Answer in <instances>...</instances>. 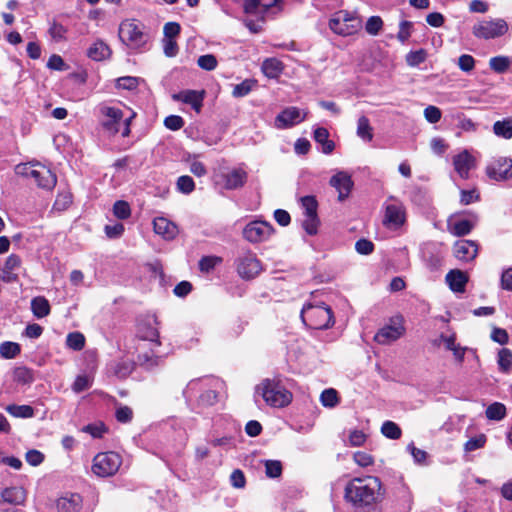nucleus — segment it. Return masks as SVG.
Wrapping results in <instances>:
<instances>
[{
    "label": "nucleus",
    "mask_w": 512,
    "mask_h": 512,
    "mask_svg": "<svg viewBox=\"0 0 512 512\" xmlns=\"http://www.w3.org/2000/svg\"><path fill=\"white\" fill-rule=\"evenodd\" d=\"M385 495L381 480L372 475L355 477L345 486L344 498L355 509L374 510Z\"/></svg>",
    "instance_id": "f257e3e1"
},
{
    "label": "nucleus",
    "mask_w": 512,
    "mask_h": 512,
    "mask_svg": "<svg viewBox=\"0 0 512 512\" xmlns=\"http://www.w3.org/2000/svg\"><path fill=\"white\" fill-rule=\"evenodd\" d=\"M136 337L135 353H137L138 363L146 368L157 366L160 358L157 356L155 349L161 346V342L159 322L155 315L148 314L139 319Z\"/></svg>",
    "instance_id": "f03ea898"
},
{
    "label": "nucleus",
    "mask_w": 512,
    "mask_h": 512,
    "mask_svg": "<svg viewBox=\"0 0 512 512\" xmlns=\"http://www.w3.org/2000/svg\"><path fill=\"white\" fill-rule=\"evenodd\" d=\"M255 397H261L264 402L273 408H283L292 401V393L278 379H263L256 385Z\"/></svg>",
    "instance_id": "7ed1b4c3"
},
{
    "label": "nucleus",
    "mask_w": 512,
    "mask_h": 512,
    "mask_svg": "<svg viewBox=\"0 0 512 512\" xmlns=\"http://www.w3.org/2000/svg\"><path fill=\"white\" fill-rule=\"evenodd\" d=\"M17 175L32 178L38 187L51 190L55 187L57 179L55 174L45 165L35 163H22L15 167Z\"/></svg>",
    "instance_id": "20e7f679"
},
{
    "label": "nucleus",
    "mask_w": 512,
    "mask_h": 512,
    "mask_svg": "<svg viewBox=\"0 0 512 512\" xmlns=\"http://www.w3.org/2000/svg\"><path fill=\"white\" fill-rule=\"evenodd\" d=\"M360 17L346 10L335 12L329 20V28L339 36L348 37L357 34L362 29Z\"/></svg>",
    "instance_id": "39448f33"
},
{
    "label": "nucleus",
    "mask_w": 512,
    "mask_h": 512,
    "mask_svg": "<svg viewBox=\"0 0 512 512\" xmlns=\"http://www.w3.org/2000/svg\"><path fill=\"white\" fill-rule=\"evenodd\" d=\"M302 321L313 329H327L333 325V313L328 306L307 304L301 311Z\"/></svg>",
    "instance_id": "423d86ee"
},
{
    "label": "nucleus",
    "mask_w": 512,
    "mask_h": 512,
    "mask_svg": "<svg viewBox=\"0 0 512 512\" xmlns=\"http://www.w3.org/2000/svg\"><path fill=\"white\" fill-rule=\"evenodd\" d=\"M384 213L382 224L391 231L400 230L406 223V208L404 204L395 197H389L383 206Z\"/></svg>",
    "instance_id": "0eeeda50"
},
{
    "label": "nucleus",
    "mask_w": 512,
    "mask_h": 512,
    "mask_svg": "<svg viewBox=\"0 0 512 512\" xmlns=\"http://www.w3.org/2000/svg\"><path fill=\"white\" fill-rule=\"evenodd\" d=\"M509 31V25L503 18L482 19L472 27L473 35L478 39L490 40L504 36Z\"/></svg>",
    "instance_id": "6e6552de"
},
{
    "label": "nucleus",
    "mask_w": 512,
    "mask_h": 512,
    "mask_svg": "<svg viewBox=\"0 0 512 512\" xmlns=\"http://www.w3.org/2000/svg\"><path fill=\"white\" fill-rule=\"evenodd\" d=\"M118 35L122 43L130 48H140L147 41L144 26L134 19L123 20L119 25Z\"/></svg>",
    "instance_id": "1a4fd4ad"
},
{
    "label": "nucleus",
    "mask_w": 512,
    "mask_h": 512,
    "mask_svg": "<svg viewBox=\"0 0 512 512\" xmlns=\"http://www.w3.org/2000/svg\"><path fill=\"white\" fill-rule=\"evenodd\" d=\"M122 464L121 456L115 452H102L93 459L92 472L98 477H109L117 473Z\"/></svg>",
    "instance_id": "9d476101"
},
{
    "label": "nucleus",
    "mask_w": 512,
    "mask_h": 512,
    "mask_svg": "<svg viewBox=\"0 0 512 512\" xmlns=\"http://www.w3.org/2000/svg\"><path fill=\"white\" fill-rule=\"evenodd\" d=\"M486 175L494 181H508L512 178V159L498 157L491 160L485 169Z\"/></svg>",
    "instance_id": "9b49d317"
},
{
    "label": "nucleus",
    "mask_w": 512,
    "mask_h": 512,
    "mask_svg": "<svg viewBox=\"0 0 512 512\" xmlns=\"http://www.w3.org/2000/svg\"><path fill=\"white\" fill-rule=\"evenodd\" d=\"M237 272L242 279L251 280L263 270L261 261L253 253H247L237 260Z\"/></svg>",
    "instance_id": "f8f14e48"
},
{
    "label": "nucleus",
    "mask_w": 512,
    "mask_h": 512,
    "mask_svg": "<svg viewBox=\"0 0 512 512\" xmlns=\"http://www.w3.org/2000/svg\"><path fill=\"white\" fill-rule=\"evenodd\" d=\"M272 233L273 227L271 224L260 220L248 223L243 229V237L250 243L266 241Z\"/></svg>",
    "instance_id": "ddd939ff"
},
{
    "label": "nucleus",
    "mask_w": 512,
    "mask_h": 512,
    "mask_svg": "<svg viewBox=\"0 0 512 512\" xmlns=\"http://www.w3.org/2000/svg\"><path fill=\"white\" fill-rule=\"evenodd\" d=\"M244 10L247 14L258 16L275 15L282 10L279 0H246Z\"/></svg>",
    "instance_id": "4468645a"
},
{
    "label": "nucleus",
    "mask_w": 512,
    "mask_h": 512,
    "mask_svg": "<svg viewBox=\"0 0 512 512\" xmlns=\"http://www.w3.org/2000/svg\"><path fill=\"white\" fill-rule=\"evenodd\" d=\"M219 178L223 188L227 190H236L242 188L246 184L248 180V173L241 166L233 167L221 172L219 174Z\"/></svg>",
    "instance_id": "2eb2a0df"
},
{
    "label": "nucleus",
    "mask_w": 512,
    "mask_h": 512,
    "mask_svg": "<svg viewBox=\"0 0 512 512\" xmlns=\"http://www.w3.org/2000/svg\"><path fill=\"white\" fill-rule=\"evenodd\" d=\"M405 332L402 319L397 317L382 327L375 335V341L382 345L390 344L399 339Z\"/></svg>",
    "instance_id": "dca6fc26"
},
{
    "label": "nucleus",
    "mask_w": 512,
    "mask_h": 512,
    "mask_svg": "<svg viewBox=\"0 0 512 512\" xmlns=\"http://www.w3.org/2000/svg\"><path fill=\"white\" fill-rule=\"evenodd\" d=\"M453 167L456 173L462 179L470 177V171L476 168V158L468 151L463 150L456 154L452 159Z\"/></svg>",
    "instance_id": "f3484780"
},
{
    "label": "nucleus",
    "mask_w": 512,
    "mask_h": 512,
    "mask_svg": "<svg viewBox=\"0 0 512 512\" xmlns=\"http://www.w3.org/2000/svg\"><path fill=\"white\" fill-rule=\"evenodd\" d=\"M305 117L306 112L297 107H288L275 118V127L278 129L290 128L301 123Z\"/></svg>",
    "instance_id": "a211bd4d"
},
{
    "label": "nucleus",
    "mask_w": 512,
    "mask_h": 512,
    "mask_svg": "<svg viewBox=\"0 0 512 512\" xmlns=\"http://www.w3.org/2000/svg\"><path fill=\"white\" fill-rule=\"evenodd\" d=\"M330 185L338 192L339 201L345 200L353 187L351 175L346 171H337L329 181Z\"/></svg>",
    "instance_id": "6ab92c4d"
},
{
    "label": "nucleus",
    "mask_w": 512,
    "mask_h": 512,
    "mask_svg": "<svg viewBox=\"0 0 512 512\" xmlns=\"http://www.w3.org/2000/svg\"><path fill=\"white\" fill-rule=\"evenodd\" d=\"M22 267V259L16 254H10L0 270V279L6 283L18 281V271Z\"/></svg>",
    "instance_id": "aec40b11"
},
{
    "label": "nucleus",
    "mask_w": 512,
    "mask_h": 512,
    "mask_svg": "<svg viewBox=\"0 0 512 512\" xmlns=\"http://www.w3.org/2000/svg\"><path fill=\"white\" fill-rule=\"evenodd\" d=\"M100 112L107 118V120L102 122L104 129L110 134L118 133V124L123 118L122 111L118 108L104 105L100 108Z\"/></svg>",
    "instance_id": "412c9836"
},
{
    "label": "nucleus",
    "mask_w": 512,
    "mask_h": 512,
    "mask_svg": "<svg viewBox=\"0 0 512 512\" xmlns=\"http://www.w3.org/2000/svg\"><path fill=\"white\" fill-rule=\"evenodd\" d=\"M454 256L461 261L473 260L477 253V244L471 240H458L453 247Z\"/></svg>",
    "instance_id": "4be33fe9"
},
{
    "label": "nucleus",
    "mask_w": 512,
    "mask_h": 512,
    "mask_svg": "<svg viewBox=\"0 0 512 512\" xmlns=\"http://www.w3.org/2000/svg\"><path fill=\"white\" fill-rule=\"evenodd\" d=\"M473 229V223L470 220L459 218L456 215H451L447 219V231L453 236L468 235Z\"/></svg>",
    "instance_id": "5701e85b"
},
{
    "label": "nucleus",
    "mask_w": 512,
    "mask_h": 512,
    "mask_svg": "<svg viewBox=\"0 0 512 512\" xmlns=\"http://www.w3.org/2000/svg\"><path fill=\"white\" fill-rule=\"evenodd\" d=\"M154 232L165 240H172L178 234L177 226L165 217H157L153 221Z\"/></svg>",
    "instance_id": "b1692460"
},
{
    "label": "nucleus",
    "mask_w": 512,
    "mask_h": 512,
    "mask_svg": "<svg viewBox=\"0 0 512 512\" xmlns=\"http://www.w3.org/2000/svg\"><path fill=\"white\" fill-rule=\"evenodd\" d=\"M82 507V497L77 493H69L56 501L58 512H78Z\"/></svg>",
    "instance_id": "393cba45"
},
{
    "label": "nucleus",
    "mask_w": 512,
    "mask_h": 512,
    "mask_svg": "<svg viewBox=\"0 0 512 512\" xmlns=\"http://www.w3.org/2000/svg\"><path fill=\"white\" fill-rule=\"evenodd\" d=\"M446 282L453 292H464L468 282V276L465 272L454 269L447 273Z\"/></svg>",
    "instance_id": "a878e982"
},
{
    "label": "nucleus",
    "mask_w": 512,
    "mask_h": 512,
    "mask_svg": "<svg viewBox=\"0 0 512 512\" xmlns=\"http://www.w3.org/2000/svg\"><path fill=\"white\" fill-rule=\"evenodd\" d=\"M423 259L427 267L432 271L439 269L443 262V256L434 245H427L423 249Z\"/></svg>",
    "instance_id": "bb28decb"
},
{
    "label": "nucleus",
    "mask_w": 512,
    "mask_h": 512,
    "mask_svg": "<svg viewBox=\"0 0 512 512\" xmlns=\"http://www.w3.org/2000/svg\"><path fill=\"white\" fill-rule=\"evenodd\" d=\"M111 53L109 45L102 40H96L87 51L88 57L95 61L108 59Z\"/></svg>",
    "instance_id": "cd10ccee"
},
{
    "label": "nucleus",
    "mask_w": 512,
    "mask_h": 512,
    "mask_svg": "<svg viewBox=\"0 0 512 512\" xmlns=\"http://www.w3.org/2000/svg\"><path fill=\"white\" fill-rule=\"evenodd\" d=\"M4 502L13 505H22L26 500V492L22 487H9L1 492Z\"/></svg>",
    "instance_id": "c85d7f7f"
},
{
    "label": "nucleus",
    "mask_w": 512,
    "mask_h": 512,
    "mask_svg": "<svg viewBox=\"0 0 512 512\" xmlns=\"http://www.w3.org/2000/svg\"><path fill=\"white\" fill-rule=\"evenodd\" d=\"M261 70L266 77L276 79L282 74L284 65L279 59L271 57L263 61Z\"/></svg>",
    "instance_id": "c756f323"
},
{
    "label": "nucleus",
    "mask_w": 512,
    "mask_h": 512,
    "mask_svg": "<svg viewBox=\"0 0 512 512\" xmlns=\"http://www.w3.org/2000/svg\"><path fill=\"white\" fill-rule=\"evenodd\" d=\"M173 99L190 104L197 112H199L202 106L203 95L202 93L194 90H187L173 95Z\"/></svg>",
    "instance_id": "7c9ffc66"
},
{
    "label": "nucleus",
    "mask_w": 512,
    "mask_h": 512,
    "mask_svg": "<svg viewBox=\"0 0 512 512\" xmlns=\"http://www.w3.org/2000/svg\"><path fill=\"white\" fill-rule=\"evenodd\" d=\"M314 139L317 143L321 144V151L324 154H330L335 148L332 140H329V132L326 128L318 127L314 131Z\"/></svg>",
    "instance_id": "2f4dec72"
},
{
    "label": "nucleus",
    "mask_w": 512,
    "mask_h": 512,
    "mask_svg": "<svg viewBox=\"0 0 512 512\" xmlns=\"http://www.w3.org/2000/svg\"><path fill=\"white\" fill-rule=\"evenodd\" d=\"M134 369V363L130 360H119L111 363L110 370L118 378H126Z\"/></svg>",
    "instance_id": "473e14b6"
},
{
    "label": "nucleus",
    "mask_w": 512,
    "mask_h": 512,
    "mask_svg": "<svg viewBox=\"0 0 512 512\" xmlns=\"http://www.w3.org/2000/svg\"><path fill=\"white\" fill-rule=\"evenodd\" d=\"M31 309L37 318H43L49 314L50 305L46 298L39 296L32 299Z\"/></svg>",
    "instance_id": "72a5a7b5"
},
{
    "label": "nucleus",
    "mask_w": 512,
    "mask_h": 512,
    "mask_svg": "<svg viewBox=\"0 0 512 512\" xmlns=\"http://www.w3.org/2000/svg\"><path fill=\"white\" fill-rule=\"evenodd\" d=\"M20 352L21 347L16 342L5 341L0 344V357L3 359H14Z\"/></svg>",
    "instance_id": "f704fd0d"
},
{
    "label": "nucleus",
    "mask_w": 512,
    "mask_h": 512,
    "mask_svg": "<svg viewBox=\"0 0 512 512\" xmlns=\"http://www.w3.org/2000/svg\"><path fill=\"white\" fill-rule=\"evenodd\" d=\"M357 136L366 142L373 139L372 127L366 116H361L357 122Z\"/></svg>",
    "instance_id": "c9c22d12"
},
{
    "label": "nucleus",
    "mask_w": 512,
    "mask_h": 512,
    "mask_svg": "<svg viewBox=\"0 0 512 512\" xmlns=\"http://www.w3.org/2000/svg\"><path fill=\"white\" fill-rule=\"evenodd\" d=\"M494 133L502 138H512V117L502 121H496L493 125Z\"/></svg>",
    "instance_id": "e433bc0d"
},
{
    "label": "nucleus",
    "mask_w": 512,
    "mask_h": 512,
    "mask_svg": "<svg viewBox=\"0 0 512 512\" xmlns=\"http://www.w3.org/2000/svg\"><path fill=\"white\" fill-rule=\"evenodd\" d=\"M485 414L489 420L500 421L506 416V407L500 402H494L487 407Z\"/></svg>",
    "instance_id": "4c0bfd02"
},
{
    "label": "nucleus",
    "mask_w": 512,
    "mask_h": 512,
    "mask_svg": "<svg viewBox=\"0 0 512 512\" xmlns=\"http://www.w3.org/2000/svg\"><path fill=\"white\" fill-rule=\"evenodd\" d=\"M6 411L17 418H31L34 415V409L30 405H9Z\"/></svg>",
    "instance_id": "58836bf2"
},
{
    "label": "nucleus",
    "mask_w": 512,
    "mask_h": 512,
    "mask_svg": "<svg viewBox=\"0 0 512 512\" xmlns=\"http://www.w3.org/2000/svg\"><path fill=\"white\" fill-rule=\"evenodd\" d=\"M13 380L19 384H30L33 382L34 377L30 369L20 366L13 370Z\"/></svg>",
    "instance_id": "ea45409f"
},
{
    "label": "nucleus",
    "mask_w": 512,
    "mask_h": 512,
    "mask_svg": "<svg viewBox=\"0 0 512 512\" xmlns=\"http://www.w3.org/2000/svg\"><path fill=\"white\" fill-rule=\"evenodd\" d=\"M382 434L392 440L399 439L402 435L400 427L393 421H385L381 427Z\"/></svg>",
    "instance_id": "a19ab883"
},
{
    "label": "nucleus",
    "mask_w": 512,
    "mask_h": 512,
    "mask_svg": "<svg viewBox=\"0 0 512 512\" xmlns=\"http://www.w3.org/2000/svg\"><path fill=\"white\" fill-rule=\"evenodd\" d=\"M93 383V376L89 374L78 375L72 385V390L75 393H80L89 389Z\"/></svg>",
    "instance_id": "79ce46f5"
},
{
    "label": "nucleus",
    "mask_w": 512,
    "mask_h": 512,
    "mask_svg": "<svg viewBox=\"0 0 512 512\" xmlns=\"http://www.w3.org/2000/svg\"><path fill=\"white\" fill-rule=\"evenodd\" d=\"M320 402L325 407H335L339 402L337 391L333 388L325 389L320 395Z\"/></svg>",
    "instance_id": "37998d69"
},
{
    "label": "nucleus",
    "mask_w": 512,
    "mask_h": 512,
    "mask_svg": "<svg viewBox=\"0 0 512 512\" xmlns=\"http://www.w3.org/2000/svg\"><path fill=\"white\" fill-rule=\"evenodd\" d=\"M366 440L367 435L363 431L354 429L349 432L346 445L350 447H360L365 444Z\"/></svg>",
    "instance_id": "c03bdc74"
},
{
    "label": "nucleus",
    "mask_w": 512,
    "mask_h": 512,
    "mask_svg": "<svg viewBox=\"0 0 512 512\" xmlns=\"http://www.w3.org/2000/svg\"><path fill=\"white\" fill-rule=\"evenodd\" d=\"M66 344L69 348L79 351L85 345V337L79 332L69 333L66 338Z\"/></svg>",
    "instance_id": "a18cd8bd"
},
{
    "label": "nucleus",
    "mask_w": 512,
    "mask_h": 512,
    "mask_svg": "<svg viewBox=\"0 0 512 512\" xmlns=\"http://www.w3.org/2000/svg\"><path fill=\"white\" fill-rule=\"evenodd\" d=\"M498 365L503 372H508L512 367V352L503 348L498 353Z\"/></svg>",
    "instance_id": "49530a36"
},
{
    "label": "nucleus",
    "mask_w": 512,
    "mask_h": 512,
    "mask_svg": "<svg viewBox=\"0 0 512 512\" xmlns=\"http://www.w3.org/2000/svg\"><path fill=\"white\" fill-rule=\"evenodd\" d=\"M383 21L379 16H371L365 23V30L369 35H378L382 30Z\"/></svg>",
    "instance_id": "de8ad7c7"
},
{
    "label": "nucleus",
    "mask_w": 512,
    "mask_h": 512,
    "mask_svg": "<svg viewBox=\"0 0 512 512\" xmlns=\"http://www.w3.org/2000/svg\"><path fill=\"white\" fill-rule=\"evenodd\" d=\"M509 65H510V61L505 56H496V57H492L489 60L490 68L497 73L505 72L508 69Z\"/></svg>",
    "instance_id": "09e8293b"
},
{
    "label": "nucleus",
    "mask_w": 512,
    "mask_h": 512,
    "mask_svg": "<svg viewBox=\"0 0 512 512\" xmlns=\"http://www.w3.org/2000/svg\"><path fill=\"white\" fill-rule=\"evenodd\" d=\"M254 85L255 81L246 79L240 84L234 86L232 95L237 98L244 97L251 92Z\"/></svg>",
    "instance_id": "8fccbe9b"
},
{
    "label": "nucleus",
    "mask_w": 512,
    "mask_h": 512,
    "mask_svg": "<svg viewBox=\"0 0 512 512\" xmlns=\"http://www.w3.org/2000/svg\"><path fill=\"white\" fill-rule=\"evenodd\" d=\"M113 214L118 219H127L131 215V209L126 201H116L113 205Z\"/></svg>",
    "instance_id": "3c124183"
},
{
    "label": "nucleus",
    "mask_w": 512,
    "mask_h": 512,
    "mask_svg": "<svg viewBox=\"0 0 512 512\" xmlns=\"http://www.w3.org/2000/svg\"><path fill=\"white\" fill-rule=\"evenodd\" d=\"M187 162L189 163V170L192 174L197 177H203L206 175L207 169L205 165L197 160L196 156H189Z\"/></svg>",
    "instance_id": "603ef678"
},
{
    "label": "nucleus",
    "mask_w": 512,
    "mask_h": 512,
    "mask_svg": "<svg viewBox=\"0 0 512 512\" xmlns=\"http://www.w3.org/2000/svg\"><path fill=\"white\" fill-rule=\"evenodd\" d=\"M197 64L203 70L213 71L217 67L218 61L214 55L206 54L198 58Z\"/></svg>",
    "instance_id": "864d4df0"
},
{
    "label": "nucleus",
    "mask_w": 512,
    "mask_h": 512,
    "mask_svg": "<svg viewBox=\"0 0 512 512\" xmlns=\"http://www.w3.org/2000/svg\"><path fill=\"white\" fill-rule=\"evenodd\" d=\"M407 450L416 464L425 465L427 463L428 453L426 451L415 447L413 443L408 444Z\"/></svg>",
    "instance_id": "5fc2aeb1"
},
{
    "label": "nucleus",
    "mask_w": 512,
    "mask_h": 512,
    "mask_svg": "<svg viewBox=\"0 0 512 512\" xmlns=\"http://www.w3.org/2000/svg\"><path fill=\"white\" fill-rule=\"evenodd\" d=\"M426 56L427 53L423 49L411 51L406 55V62L409 66L415 67L423 63L426 59Z\"/></svg>",
    "instance_id": "6e6d98bb"
},
{
    "label": "nucleus",
    "mask_w": 512,
    "mask_h": 512,
    "mask_svg": "<svg viewBox=\"0 0 512 512\" xmlns=\"http://www.w3.org/2000/svg\"><path fill=\"white\" fill-rule=\"evenodd\" d=\"M265 473L270 478L279 477L282 473V465L277 460H266L265 461Z\"/></svg>",
    "instance_id": "4d7b16f0"
},
{
    "label": "nucleus",
    "mask_w": 512,
    "mask_h": 512,
    "mask_svg": "<svg viewBox=\"0 0 512 512\" xmlns=\"http://www.w3.org/2000/svg\"><path fill=\"white\" fill-rule=\"evenodd\" d=\"M486 440L487 438L484 434L473 437L464 444V450L466 452H472L474 450L480 449L484 447Z\"/></svg>",
    "instance_id": "13d9d810"
},
{
    "label": "nucleus",
    "mask_w": 512,
    "mask_h": 512,
    "mask_svg": "<svg viewBox=\"0 0 512 512\" xmlns=\"http://www.w3.org/2000/svg\"><path fill=\"white\" fill-rule=\"evenodd\" d=\"M305 216L317 215V201L313 196H305L301 199Z\"/></svg>",
    "instance_id": "bf43d9fd"
},
{
    "label": "nucleus",
    "mask_w": 512,
    "mask_h": 512,
    "mask_svg": "<svg viewBox=\"0 0 512 512\" xmlns=\"http://www.w3.org/2000/svg\"><path fill=\"white\" fill-rule=\"evenodd\" d=\"M177 188L184 194L191 193L195 188L194 180L187 175L180 176L177 180Z\"/></svg>",
    "instance_id": "052dcab7"
},
{
    "label": "nucleus",
    "mask_w": 512,
    "mask_h": 512,
    "mask_svg": "<svg viewBox=\"0 0 512 512\" xmlns=\"http://www.w3.org/2000/svg\"><path fill=\"white\" fill-rule=\"evenodd\" d=\"M424 118L427 122L435 124L440 121L442 112L441 110L433 105H429L424 109Z\"/></svg>",
    "instance_id": "680f3d73"
},
{
    "label": "nucleus",
    "mask_w": 512,
    "mask_h": 512,
    "mask_svg": "<svg viewBox=\"0 0 512 512\" xmlns=\"http://www.w3.org/2000/svg\"><path fill=\"white\" fill-rule=\"evenodd\" d=\"M441 344L444 345L446 350L450 351L455 345H457L456 334L451 333L447 335L442 333L439 338L434 341L435 346H440Z\"/></svg>",
    "instance_id": "e2e57ef3"
},
{
    "label": "nucleus",
    "mask_w": 512,
    "mask_h": 512,
    "mask_svg": "<svg viewBox=\"0 0 512 512\" xmlns=\"http://www.w3.org/2000/svg\"><path fill=\"white\" fill-rule=\"evenodd\" d=\"M303 228L309 235H315L318 231L319 219L317 215L305 216Z\"/></svg>",
    "instance_id": "0e129e2a"
},
{
    "label": "nucleus",
    "mask_w": 512,
    "mask_h": 512,
    "mask_svg": "<svg viewBox=\"0 0 512 512\" xmlns=\"http://www.w3.org/2000/svg\"><path fill=\"white\" fill-rule=\"evenodd\" d=\"M353 460L360 467H368L374 463L373 457L369 453L363 451L355 452L353 454Z\"/></svg>",
    "instance_id": "69168bd1"
},
{
    "label": "nucleus",
    "mask_w": 512,
    "mask_h": 512,
    "mask_svg": "<svg viewBox=\"0 0 512 512\" xmlns=\"http://www.w3.org/2000/svg\"><path fill=\"white\" fill-rule=\"evenodd\" d=\"M413 24L409 21H402L399 25L397 38L400 42L405 43L411 36Z\"/></svg>",
    "instance_id": "338daca9"
},
{
    "label": "nucleus",
    "mask_w": 512,
    "mask_h": 512,
    "mask_svg": "<svg viewBox=\"0 0 512 512\" xmlns=\"http://www.w3.org/2000/svg\"><path fill=\"white\" fill-rule=\"evenodd\" d=\"M25 460L31 466H38L43 462L44 455L40 451L32 449L26 452Z\"/></svg>",
    "instance_id": "774afa93"
}]
</instances>
